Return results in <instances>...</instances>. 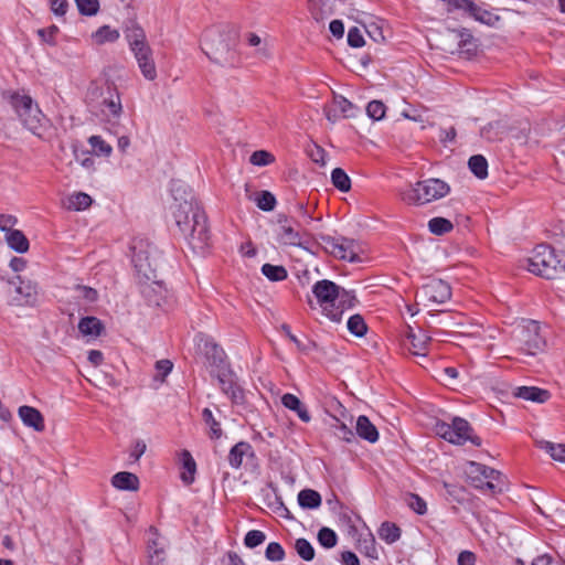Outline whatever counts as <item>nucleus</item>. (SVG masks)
Instances as JSON below:
<instances>
[{
    "instance_id": "1",
    "label": "nucleus",
    "mask_w": 565,
    "mask_h": 565,
    "mask_svg": "<svg viewBox=\"0 0 565 565\" xmlns=\"http://www.w3.org/2000/svg\"><path fill=\"white\" fill-rule=\"evenodd\" d=\"M170 192V225L177 228L193 253L204 255L211 244V233L203 207L190 186L181 180L171 181Z\"/></svg>"
},
{
    "instance_id": "2",
    "label": "nucleus",
    "mask_w": 565,
    "mask_h": 565,
    "mask_svg": "<svg viewBox=\"0 0 565 565\" xmlns=\"http://www.w3.org/2000/svg\"><path fill=\"white\" fill-rule=\"evenodd\" d=\"M149 273L143 271V298L149 307L159 308L167 301L168 290L163 281L166 260L162 252L152 243L143 249Z\"/></svg>"
},
{
    "instance_id": "3",
    "label": "nucleus",
    "mask_w": 565,
    "mask_h": 565,
    "mask_svg": "<svg viewBox=\"0 0 565 565\" xmlns=\"http://www.w3.org/2000/svg\"><path fill=\"white\" fill-rule=\"evenodd\" d=\"M237 41L235 32L211 28L203 34L202 50L212 62L224 67H234L239 63Z\"/></svg>"
},
{
    "instance_id": "4",
    "label": "nucleus",
    "mask_w": 565,
    "mask_h": 565,
    "mask_svg": "<svg viewBox=\"0 0 565 565\" xmlns=\"http://www.w3.org/2000/svg\"><path fill=\"white\" fill-rule=\"evenodd\" d=\"M312 294L324 315L333 322H340L344 309L353 306L354 297L328 279L317 281L312 286Z\"/></svg>"
},
{
    "instance_id": "5",
    "label": "nucleus",
    "mask_w": 565,
    "mask_h": 565,
    "mask_svg": "<svg viewBox=\"0 0 565 565\" xmlns=\"http://www.w3.org/2000/svg\"><path fill=\"white\" fill-rule=\"evenodd\" d=\"M449 192L448 183L440 179L430 178L401 189L398 195L407 204L424 205L445 198Z\"/></svg>"
},
{
    "instance_id": "6",
    "label": "nucleus",
    "mask_w": 565,
    "mask_h": 565,
    "mask_svg": "<svg viewBox=\"0 0 565 565\" xmlns=\"http://www.w3.org/2000/svg\"><path fill=\"white\" fill-rule=\"evenodd\" d=\"M529 271L546 279H554L565 273V256L559 257L547 244H539L527 259Z\"/></svg>"
},
{
    "instance_id": "7",
    "label": "nucleus",
    "mask_w": 565,
    "mask_h": 565,
    "mask_svg": "<svg viewBox=\"0 0 565 565\" xmlns=\"http://www.w3.org/2000/svg\"><path fill=\"white\" fill-rule=\"evenodd\" d=\"M10 104L22 121L23 126L32 134L40 136L46 119L36 104L28 95L11 94Z\"/></svg>"
},
{
    "instance_id": "8",
    "label": "nucleus",
    "mask_w": 565,
    "mask_h": 565,
    "mask_svg": "<svg viewBox=\"0 0 565 565\" xmlns=\"http://www.w3.org/2000/svg\"><path fill=\"white\" fill-rule=\"evenodd\" d=\"M435 430L438 436L455 445L470 441L473 446L479 447L482 443L481 438L473 434L470 424L461 417H454L451 424L438 422Z\"/></svg>"
},
{
    "instance_id": "9",
    "label": "nucleus",
    "mask_w": 565,
    "mask_h": 565,
    "mask_svg": "<svg viewBox=\"0 0 565 565\" xmlns=\"http://www.w3.org/2000/svg\"><path fill=\"white\" fill-rule=\"evenodd\" d=\"M317 241L326 253L335 258L350 263L360 262L359 253L361 248L354 239L343 236L333 237L327 234H319Z\"/></svg>"
},
{
    "instance_id": "10",
    "label": "nucleus",
    "mask_w": 565,
    "mask_h": 565,
    "mask_svg": "<svg viewBox=\"0 0 565 565\" xmlns=\"http://www.w3.org/2000/svg\"><path fill=\"white\" fill-rule=\"evenodd\" d=\"M447 4V11H460L463 17H469L481 23L492 25L499 18L491 11L478 6L471 0H441Z\"/></svg>"
},
{
    "instance_id": "11",
    "label": "nucleus",
    "mask_w": 565,
    "mask_h": 565,
    "mask_svg": "<svg viewBox=\"0 0 565 565\" xmlns=\"http://www.w3.org/2000/svg\"><path fill=\"white\" fill-rule=\"evenodd\" d=\"M515 340L520 350L526 354L534 355L545 347V340L540 333V324L536 321H527L518 330Z\"/></svg>"
},
{
    "instance_id": "12",
    "label": "nucleus",
    "mask_w": 565,
    "mask_h": 565,
    "mask_svg": "<svg viewBox=\"0 0 565 565\" xmlns=\"http://www.w3.org/2000/svg\"><path fill=\"white\" fill-rule=\"evenodd\" d=\"M166 546V540L153 526H150L147 531V565H168Z\"/></svg>"
},
{
    "instance_id": "13",
    "label": "nucleus",
    "mask_w": 565,
    "mask_h": 565,
    "mask_svg": "<svg viewBox=\"0 0 565 565\" xmlns=\"http://www.w3.org/2000/svg\"><path fill=\"white\" fill-rule=\"evenodd\" d=\"M89 106L93 113L100 114L108 120L116 118L121 110L118 94L113 92L109 87L106 93H100V100L92 102Z\"/></svg>"
},
{
    "instance_id": "14",
    "label": "nucleus",
    "mask_w": 565,
    "mask_h": 565,
    "mask_svg": "<svg viewBox=\"0 0 565 565\" xmlns=\"http://www.w3.org/2000/svg\"><path fill=\"white\" fill-rule=\"evenodd\" d=\"M418 296L433 303H445L451 298V287L441 279H431L422 287Z\"/></svg>"
},
{
    "instance_id": "15",
    "label": "nucleus",
    "mask_w": 565,
    "mask_h": 565,
    "mask_svg": "<svg viewBox=\"0 0 565 565\" xmlns=\"http://www.w3.org/2000/svg\"><path fill=\"white\" fill-rule=\"evenodd\" d=\"M430 340V335L422 329L415 332L412 327H408V331L405 334L404 347L412 355L425 359L428 354Z\"/></svg>"
},
{
    "instance_id": "16",
    "label": "nucleus",
    "mask_w": 565,
    "mask_h": 565,
    "mask_svg": "<svg viewBox=\"0 0 565 565\" xmlns=\"http://www.w3.org/2000/svg\"><path fill=\"white\" fill-rule=\"evenodd\" d=\"M278 223V242L282 245L301 246L300 231L294 226V224L298 225V223L288 220L287 216H279Z\"/></svg>"
},
{
    "instance_id": "17",
    "label": "nucleus",
    "mask_w": 565,
    "mask_h": 565,
    "mask_svg": "<svg viewBox=\"0 0 565 565\" xmlns=\"http://www.w3.org/2000/svg\"><path fill=\"white\" fill-rule=\"evenodd\" d=\"M221 390L226 394L233 403L241 404L244 401V392L234 381L232 372L227 369L216 373Z\"/></svg>"
},
{
    "instance_id": "18",
    "label": "nucleus",
    "mask_w": 565,
    "mask_h": 565,
    "mask_svg": "<svg viewBox=\"0 0 565 565\" xmlns=\"http://www.w3.org/2000/svg\"><path fill=\"white\" fill-rule=\"evenodd\" d=\"M10 285H18L15 292L20 296L19 301L24 305H34L38 298V286L30 279H24L20 275L8 280Z\"/></svg>"
},
{
    "instance_id": "19",
    "label": "nucleus",
    "mask_w": 565,
    "mask_h": 565,
    "mask_svg": "<svg viewBox=\"0 0 565 565\" xmlns=\"http://www.w3.org/2000/svg\"><path fill=\"white\" fill-rule=\"evenodd\" d=\"M125 38L135 54L136 60L141 66V26L137 18L129 19L124 29Z\"/></svg>"
},
{
    "instance_id": "20",
    "label": "nucleus",
    "mask_w": 565,
    "mask_h": 565,
    "mask_svg": "<svg viewBox=\"0 0 565 565\" xmlns=\"http://www.w3.org/2000/svg\"><path fill=\"white\" fill-rule=\"evenodd\" d=\"M203 351L210 365L216 369V373L228 369L224 350L214 341L205 339Z\"/></svg>"
},
{
    "instance_id": "21",
    "label": "nucleus",
    "mask_w": 565,
    "mask_h": 565,
    "mask_svg": "<svg viewBox=\"0 0 565 565\" xmlns=\"http://www.w3.org/2000/svg\"><path fill=\"white\" fill-rule=\"evenodd\" d=\"M512 395L539 404H544L551 398L550 391L536 386H518L512 391Z\"/></svg>"
},
{
    "instance_id": "22",
    "label": "nucleus",
    "mask_w": 565,
    "mask_h": 565,
    "mask_svg": "<svg viewBox=\"0 0 565 565\" xmlns=\"http://www.w3.org/2000/svg\"><path fill=\"white\" fill-rule=\"evenodd\" d=\"M18 414L25 426L33 428L35 431L44 430V417L36 408L23 405L19 407Z\"/></svg>"
},
{
    "instance_id": "23",
    "label": "nucleus",
    "mask_w": 565,
    "mask_h": 565,
    "mask_svg": "<svg viewBox=\"0 0 565 565\" xmlns=\"http://www.w3.org/2000/svg\"><path fill=\"white\" fill-rule=\"evenodd\" d=\"M111 486L119 491H138L140 486L139 477L128 471L115 473L110 479Z\"/></svg>"
},
{
    "instance_id": "24",
    "label": "nucleus",
    "mask_w": 565,
    "mask_h": 565,
    "mask_svg": "<svg viewBox=\"0 0 565 565\" xmlns=\"http://www.w3.org/2000/svg\"><path fill=\"white\" fill-rule=\"evenodd\" d=\"M254 456L255 452L252 445L247 441H239L231 448L227 460L233 469H239L242 467L244 457Z\"/></svg>"
},
{
    "instance_id": "25",
    "label": "nucleus",
    "mask_w": 565,
    "mask_h": 565,
    "mask_svg": "<svg viewBox=\"0 0 565 565\" xmlns=\"http://www.w3.org/2000/svg\"><path fill=\"white\" fill-rule=\"evenodd\" d=\"M468 477L470 479V484L473 488L480 490L482 493H489V494L494 495L497 493L503 492V490L505 488V482L486 481V479H483L482 477H480L479 475H476V473L469 472Z\"/></svg>"
},
{
    "instance_id": "26",
    "label": "nucleus",
    "mask_w": 565,
    "mask_h": 565,
    "mask_svg": "<svg viewBox=\"0 0 565 565\" xmlns=\"http://www.w3.org/2000/svg\"><path fill=\"white\" fill-rule=\"evenodd\" d=\"M355 429L358 436L364 440H367L369 443L373 444L379 439V431L376 427L364 415L358 417Z\"/></svg>"
},
{
    "instance_id": "27",
    "label": "nucleus",
    "mask_w": 565,
    "mask_h": 565,
    "mask_svg": "<svg viewBox=\"0 0 565 565\" xmlns=\"http://www.w3.org/2000/svg\"><path fill=\"white\" fill-rule=\"evenodd\" d=\"M281 403L286 408L296 412L302 422H310L311 417L308 409L296 395L290 393L284 394L281 397Z\"/></svg>"
},
{
    "instance_id": "28",
    "label": "nucleus",
    "mask_w": 565,
    "mask_h": 565,
    "mask_svg": "<svg viewBox=\"0 0 565 565\" xmlns=\"http://www.w3.org/2000/svg\"><path fill=\"white\" fill-rule=\"evenodd\" d=\"M78 330L85 337L97 338L104 330V324L96 317H85L79 320Z\"/></svg>"
},
{
    "instance_id": "29",
    "label": "nucleus",
    "mask_w": 565,
    "mask_h": 565,
    "mask_svg": "<svg viewBox=\"0 0 565 565\" xmlns=\"http://www.w3.org/2000/svg\"><path fill=\"white\" fill-rule=\"evenodd\" d=\"M173 363L169 359H162L154 363V374L152 375L151 387L157 390L166 382V377L171 373Z\"/></svg>"
},
{
    "instance_id": "30",
    "label": "nucleus",
    "mask_w": 565,
    "mask_h": 565,
    "mask_svg": "<svg viewBox=\"0 0 565 565\" xmlns=\"http://www.w3.org/2000/svg\"><path fill=\"white\" fill-rule=\"evenodd\" d=\"M181 462L183 471L181 472V480L184 484L189 486L194 481L196 472V463L192 455L188 450H182Z\"/></svg>"
},
{
    "instance_id": "31",
    "label": "nucleus",
    "mask_w": 565,
    "mask_h": 565,
    "mask_svg": "<svg viewBox=\"0 0 565 565\" xmlns=\"http://www.w3.org/2000/svg\"><path fill=\"white\" fill-rule=\"evenodd\" d=\"M469 468H470V473L479 475L480 477L486 479V481L505 482L504 476L500 471H498V470H495L493 468H490L488 466H484L482 463H478V462L471 461L469 463Z\"/></svg>"
},
{
    "instance_id": "32",
    "label": "nucleus",
    "mask_w": 565,
    "mask_h": 565,
    "mask_svg": "<svg viewBox=\"0 0 565 565\" xmlns=\"http://www.w3.org/2000/svg\"><path fill=\"white\" fill-rule=\"evenodd\" d=\"M322 499L318 491L312 489H303L298 493V504L302 509H318L321 505Z\"/></svg>"
},
{
    "instance_id": "33",
    "label": "nucleus",
    "mask_w": 565,
    "mask_h": 565,
    "mask_svg": "<svg viewBox=\"0 0 565 565\" xmlns=\"http://www.w3.org/2000/svg\"><path fill=\"white\" fill-rule=\"evenodd\" d=\"M119 39V32L109 25H103L92 34V40L96 45L114 43Z\"/></svg>"
},
{
    "instance_id": "34",
    "label": "nucleus",
    "mask_w": 565,
    "mask_h": 565,
    "mask_svg": "<svg viewBox=\"0 0 565 565\" xmlns=\"http://www.w3.org/2000/svg\"><path fill=\"white\" fill-rule=\"evenodd\" d=\"M6 241L8 245L18 253H25L29 249V241L19 230L7 233Z\"/></svg>"
},
{
    "instance_id": "35",
    "label": "nucleus",
    "mask_w": 565,
    "mask_h": 565,
    "mask_svg": "<svg viewBox=\"0 0 565 565\" xmlns=\"http://www.w3.org/2000/svg\"><path fill=\"white\" fill-rule=\"evenodd\" d=\"M468 167L478 179L488 177V161L482 154H475L469 158Z\"/></svg>"
},
{
    "instance_id": "36",
    "label": "nucleus",
    "mask_w": 565,
    "mask_h": 565,
    "mask_svg": "<svg viewBox=\"0 0 565 565\" xmlns=\"http://www.w3.org/2000/svg\"><path fill=\"white\" fill-rule=\"evenodd\" d=\"M379 536L387 544H393L399 540L401 529L395 523L384 522L379 530Z\"/></svg>"
},
{
    "instance_id": "37",
    "label": "nucleus",
    "mask_w": 565,
    "mask_h": 565,
    "mask_svg": "<svg viewBox=\"0 0 565 565\" xmlns=\"http://www.w3.org/2000/svg\"><path fill=\"white\" fill-rule=\"evenodd\" d=\"M202 419L205 425L209 427V437L211 439L221 438L223 431L221 428V424L214 418L213 413L210 408H204L202 411Z\"/></svg>"
},
{
    "instance_id": "38",
    "label": "nucleus",
    "mask_w": 565,
    "mask_h": 565,
    "mask_svg": "<svg viewBox=\"0 0 565 565\" xmlns=\"http://www.w3.org/2000/svg\"><path fill=\"white\" fill-rule=\"evenodd\" d=\"M262 274L270 281H282L288 277L287 269L281 265L264 264Z\"/></svg>"
},
{
    "instance_id": "39",
    "label": "nucleus",
    "mask_w": 565,
    "mask_h": 565,
    "mask_svg": "<svg viewBox=\"0 0 565 565\" xmlns=\"http://www.w3.org/2000/svg\"><path fill=\"white\" fill-rule=\"evenodd\" d=\"M331 182L341 192H349L351 190V179L341 168L332 170Z\"/></svg>"
},
{
    "instance_id": "40",
    "label": "nucleus",
    "mask_w": 565,
    "mask_h": 565,
    "mask_svg": "<svg viewBox=\"0 0 565 565\" xmlns=\"http://www.w3.org/2000/svg\"><path fill=\"white\" fill-rule=\"evenodd\" d=\"M92 202L93 200L88 194L84 192H77L68 198L66 206L68 210L82 211L89 207Z\"/></svg>"
},
{
    "instance_id": "41",
    "label": "nucleus",
    "mask_w": 565,
    "mask_h": 565,
    "mask_svg": "<svg viewBox=\"0 0 565 565\" xmlns=\"http://www.w3.org/2000/svg\"><path fill=\"white\" fill-rule=\"evenodd\" d=\"M540 447L550 454L554 460L565 462V444H554L543 440L540 443Z\"/></svg>"
},
{
    "instance_id": "42",
    "label": "nucleus",
    "mask_w": 565,
    "mask_h": 565,
    "mask_svg": "<svg viewBox=\"0 0 565 565\" xmlns=\"http://www.w3.org/2000/svg\"><path fill=\"white\" fill-rule=\"evenodd\" d=\"M295 550L300 558H302L306 562H310L315 558V548L311 545V543L303 539H297L295 542Z\"/></svg>"
},
{
    "instance_id": "43",
    "label": "nucleus",
    "mask_w": 565,
    "mask_h": 565,
    "mask_svg": "<svg viewBox=\"0 0 565 565\" xmlns=\"http://www.w3.org/2000/svg\"><path fill=\"white\" fill-rule=\"evenodd\" d=\"M452 223L444 217H433L428 222L429 231L435 235H444L449 233L452 230Z\"/></svg>"
},
{
    "instance_id": "44",
    "label": "nucleus",
    "mask_w": 565,
    "mask_h": 565,
    "mask_svg": "<svg viewBox=\"0 0 565 565\" xmlns=\"http://www.w3.org/2000/svg\"><path fill=\"white\" fill-rule=\"evenodd\" d=\"M348 330L355 337H363L367 331V326L360 315H353L348 320Z\"/></svg>"
},
{
    "instance_id": "45",
    "label": "nucleus",
    "mask_w": 565,
    "mask_h": 565,
    "mask_svg": "<svg viewBox=\"0 0 565 565\" xmlns=\"http://www.w3.org/2000/svg\"><path fill=\"white\" fill-rule=\"evenodd\" d=\"M333 107L338 110L342 117L350 118L354 116L353 104L341 95H335L332 100Z\"/></svg>"
},
{
    "instance_id": "46",
    "label": "nucleus",
    "mask_w": 565,
    "mask_h": 565,
    "mask_svg": "<svg viewBox=\"0 0 565 565\" xmlns=\"http://www.w3.org/2000/svg\"><path fill=\"white\" fill-rule=\"evenodd\" d=\"M318 542L326 548H332L337 545L338 536L333 530L322 527L318 532Z\"/></svg>"
},
{
    "instance_id": "47",
    "label": "nucleus",
    "mask_w": 565,
    "mask_h": 565,
    "mask_svg": "<svg viewBox=\"0 0 565 565\" xmlns=\"http://www.w3.org/2000/svg\"><path fill=\"white\" fill-rule=\"evenodd\" d=\"M257 206L263 211H273L276 205V198L269 191H262L257 199Z\"/></svg>"
},
{
    "instance_id": "48",
    "label": "nucleus",
    "mask_w": 565,
    "mask_h": 565,
    "mask_svg": "<svg viewBox=\"0 0 565 565\" xmlns=\"http://www.w3.org/2000/svg\"><path fill=\"white\" fill-rule=\"evenodd\" d=\"M386 107L381 100H372L366 106V114L374 120H381L385 116Z\"/></svg>"
},
{
    "instance_id": "49",
    "label": "nucleus",
    "mask_w": 565,
    "mask_h": 565,
    "mask_svg": "<svg viewBox=\"0 0 565 565\" xmlns=\"http://www.w3.org/2000/svg\"><path fill=\"white\" fill-rule=\"evenodd\" d=\"M406 501L407 505L417 514L424 515L427 512V504L418 494L409 493Z\"/></svg>"
},
{
    "instance_id": "50",
    "label": "nucleus",
    "mask_w": 565,
    "mask_h": 565,
    "mask_svg": "<svg viewBox=\"0 0 565 565\" xmlns=\"http://www.w3.org/2000/svg\"><path fill=\"white\" fill-rule=\"evenodd\" d=\"M265 556L268 561L280 562L285 558V551L279 543L270 542L267 545Z\"/></svg>"
},
{
    "instance_id": "51",
    "label": "nucleus",
    "mask_w": 565,
    "mask_h": 565,
    "mask_svg": "<svg viewBox=\"0 0 565 565\" xmlns=\"http://www.w3.org/2000/svg\"><path fill=\"white\" fill-rule=\"evenodd\" d=\"M75 3L83 15H95L99 9L98 0H75Z\"/></svg>"
},
{
    "instance_id": "52",
    "label": "nucleus",
    "mask_w": 565,
    "mask_h": 565,
    "mask_svg": "<svg viewBox=\"0 0 565 565\" xmlns=\"http://www.w3.org/2000/svg\"><path fill=\"white\" fill-rule=\"evenodd\" d=\"M266 540V535L264 532L259 530H252L246 533L244 537V544L249 548H255L258 545L263 544Z\"/></svg>"
},
{
    "instance_id": "53",
    "label": "nucleus",
    "mask_w": 565,
    "mask_h": 565,
    "mask_svg": "<svg viewBox=\"0 0 565 565\" xmlns=\"http://www.w3.org/2000/svg\"><path fill=\"white\" fill-rule=\"evenodd\" d=\"M150 49L143 43V77L147 79L156 78V66L153 61L149 60Z\"/></svg>"
},
{
    "instance_id": "54",
    "label": "nucleus",
    "mask_w": 565,
    "mask_h": 565,
    "mask_svg": "<svg viewBox=\"0 0 565 565\" xmlns=\"http://www.w3.org/2000/svg\"><path fill=\"white\" fill-rule=\"evenodd\" d=\"M89 143L97 154L109 156L111 153V146L105 142L99 136H92Z\"/></svg>"
},
{
    "instance_id": "55",
    "label": "nucleus",
    "mask_w": 565,
    "mask_h": 565,
    "mask_svg": "<svg viewBox=\"0 0 565 565\" xmlns=\"http://www.w3.org/2000/svg\"><path fill=\"white\" fill-rule=\"evenodd\" d=\"M249 161L254 166H267L274 161V156L268 151L257 150L252 153Z\"/></svg>"
},
{
    "instance_id": "56",
    "label": "nucleus",
    "mask_w": 565,
    "mask_h": 565,
    "mask_svg": "<svg viewBox=\"0 0 565 565\" xmlns=\"http://www.w3.org/2000/svg\"><path fill=\"white\" fill-rule=\"evenodd\" d=\"M328 2L329 0H308V10L316 21L323 19L322 7H324Z\"/></svg>"
},
{
    "instance_id": "57",
    "label": "nucleus",
    "mask_w": 565,
    "mask_h": 565,
    "mask_svg": "<svg viewBox=\"0 0 565 565\" xmlns=\"http://www.w3.org/2000/svg\"><path fill=\"white\" fill-rule=\"evenodd\" d=\"M308 154H309L310 159L315 163H317V164H319L321 167L326 166V163H327V161H326L327 153H326L324 149L321 148L320 146L313 145L308 150Z\"/></svg>"
},
{
    "instance_id": "58",
    "label": "nucleus",
    "mask_w": 565,
    "mask_h": 565,
    "mask_svg": "<svg viewBox=\"0 0 565 565\" xmlns=\"http://www.w3.org/2000/svg\"><path fill=\"white\" fill-rule=\"evenodd\" d=\"M348 44L352 47H361L364 45V39L359 28L353 26L349 30Z\"/></svg>"
},
{
    "instance_id": "59",
    "label": "nucleus",
    "mask_w": 565,
    "mask_h": 565,
    "mask_svg": "<svg viewBox=\"0 0 565 565\" xmlns=\"http://www.w3.org/2000/svg\"><path fill=\"white\" fill-rule=\"evenodd\" d=\"M76 291L78 292V297L84 299L87 303H93L98 299V292L94 288L77 286Z\"/></svg>"
},
{
    "instance_id": "60",
    "label": "nucleus",
    "mask_w": 565,
    "mask_h": 565,
    "mask_svg": "<svg viewBox=\"0 0 565 565\" xmlns=\"http://www.w3.org/2000/svg\"><path fill=\"white\" fill-rule=\"evenodd\" d=\"M18 223V220L13 215L9 214H0V231L7 233H10L13 230V226Z\"/></svg>"
},
{
    "instance_id": "61",
    "label": "nucleus",
    "mask_w": 565,
    "mask_h": 565,
    "mask_svg": "<svg viewBox=\"0 0 565 565\" xmlns=\"http://www.w3.org/2000/svg\"><path fill=\"white\" fill-rule=\"evenodd\" d=\"M451 35L457 40V47L465 43H469V41L473 39L472 34L467 29L452 30Z\"/></svg>"
},
{
    "instance_id": "62",
    "label": "nucleus",
    "mask_w": 565,
    "mask_h": 565,
    "mask_svg": "<svg viewBox=\"0 0 565 565\" xmlns=\"http://www.w3.org/2000/svg\"><path fill=\"white\" fill-rule=\"evenodd\" d=\"M58 32V28L55 26V25H51L50 28L47 29H40L38 31V34L40 35V38L49 43V44H54V38L56 35V33Z\"/></svg>"
},
{
    "instance_id": "63",
    "label": "nucleus",
    "mask_w": 565,
    "mask_h": 565,
    "mask_svg": "<svg viewBox=\"0 0 565 565\" xmlns=\"http://www.w3.org/2000/svg\"><path fill=\"white\" fill-rule=\"evenodd\" d=\"M67 0H51V10L56 15H64L67 11Z\"/></svg>"
},
{
    "instance_id": "64",
    "label": "nucleus",
    "mask_w": 565,
    "mask_h": 565,
    "mask_svg": "<svg viewBox=\"0 0 565 565\" xmlns=\"http://www.w3.org/2000/svg\"><path fill=\"white\" fill-rule=\"evenodd\" d=\"M476 555L470 551H462L458 555V565H475Z\"/></svg>"
}]
</instances>
